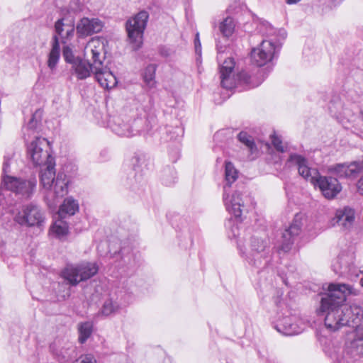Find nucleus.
<instances>
[{
    "mask_svg": "<svg viewBox=\"0 0 363 363\" xmlns=\"http://www.w3.org/2000/svg\"><path fill=\"white\" fill-rule=\"evenodd\" d=\"M238 139L249 149L251 154H254L257 151V148L252 136L249 135L247 132L241 131L238 135Z\"/></svg>",
    "mask_w": 363,
    "mask_h": 363,
    "instance_id": "nucleus-33",
    "label": "nucleus"
},
{
    "mask_svg": "<svg viewBox=\"0 0 363 363\" xmlns=\"http://www.w3.org/2000/svg\"><path fill=\"white\" fill-rule=\"evenodd\" d=\"M238 178V172L230 162H225V185L230 189L232 184Z\"/></svg>",
    "mask_w": 363,
    "mask_h": 363,
    "instance_id": "nucleus-29",
    "label": "nucleus"
},
{
    "mask_svg": "<svg viewBox=\"0 0 363 363\" xmlns=\"http://www.w3.org/2000/svg\"><path fill=\"white\" fill-rule=\"evenodd\" d=\"M334 272L342 277H352L356 274V269L353 264L348 261L347 257L340 256L337 262L333 264Z\"/></svg>",
    "mask_w": 363,
    "mask_h": 363,
    "instance_id": "nucleus-22",
    "label": "nucleus"
},
{
    "mask_svg": "<svg viewBox=\"0 0 363 363\" xmlns=\"http://www.w3.org/2000/svg\"><path fill=\"white\" fill-rule=\"evenodd\" d=\"M307 218L301 213H296L289 227L282 233V242L278 252H288L291 250L294 242L303 230Z\"/></svg>",
    "mask_w": 363,
    "mask_h": 363,
    "instance_id": "nucleus-13",
    "label": "nucleus"
},
{
    "mask_svg": "<svg viewBox=\"0 0 363 363\" xmlns=\"http://www.w3.org/2000/svg\"><path fill=\"white\" fill-rule=\"evenodd\" d=\"M119 308V303L113 298H109L104 301L100 313L103 315L108 316L116 313Z\"/></svg>",
    "mask_w": 363,
    "mask_h": 363,
    "instance_id": "nucleus-30",
    "label": "nucleus"
},
{
    "mask_svg": "<svg viewBox=\"0 0 363 363\" xmlns=\"http://www.w3.org/2000/svg\"><path fill=\"white\" fill-rule=\"evenodd\" d=\"M359 284L363 287V274L362 277L360 278Z\"/></svg>",
    "mask_w": 363,
    "mask_h": 363,
    "instance_id": "nucleus-49",
    "label": "nucleus"
},
{
    "mask_svg": "<svg viewBox=\"0 0 363 363\" xmlns=\"http://www.w3.org/2000/svg\"><path fill=\"white\" fill-rule=\"evenodd\" d=\"M41 113H42L40 110H37L32 115L28 123L23 126V133L25 138L26 135L29 137L31 133H34L39 128L41 121Z\"/></svg>",
    "mask_w": 363,
    "mask_h": 363,
    "instance_id": "nucleus-28",
    "label": "nucleus"
},
{
    "mask_svg": "<svg viewBox=\"0 0 363 363\" xmlns=\"http://www.w3.org/2000/svg\"><path fill=\"white\" fill-rule=\"evenodd\" d=\"M281 49V43L272 39L263 40L257 48L251 51V59L257 67H262L277 57Z\"/></svg>",
    "mask_w": 363,
    "mask_h": 363,
    "instance_id": "nucleus-12",
    "label": "nucleus"
},
{
    "mask_svg": "<svg viewBox=\"0 0 363 363\" xmlns=\"http://www.w3.org/2000/svg\"><path fill=\"white\" fill-rule=\"evenodd\" d=\"M360 117H361V119L363 121V111H361Z\"/></svg>",
    "mask_w": 363,
    "mask_h": 363,
    "instance_id": "nucleus-50",
    "label": "nucleus"
},
{
    "mask_svg": "<svg viewBox=\"0 0 363 363\" xmlns=\"http://www.w3.org/2000/svg\"><path fill=\"white\" fill-rule=\"evenodd\" d=\"M328 172L339 178H355L363 172V158L350 163H339L328 167Z\"/></svg>",
    "mask_w": 363,
    "mask_h": 363,
    "instance_id": "nucleus-16",
    "label": "nucleus"
},
{
    "mask_svg": "<svg viewBox=\"0 0 363 363\" xmlns=\"http://www.w3.org/2000/svg\"><path fill=\"white\" fill-rule=\"evenodd\" d=\"M65 18L58 19L55 23V34L52 38L51 49L48 53L47 65L51 71L56 69L60 57V36L62 43H66V40L72 38L74 33V21H69V23H65Z\"/></svg>",
    "mask_w": 363,
    "mask_h": 363,
    "instance_id": "nucleus-7",
    "label": "nucleus"
},
{
    "mask_svg": "<svg viewBox=\"0 0 363 363\" xmlns=\"http://www.w3.org/2000/svg\"><path fill=\"white\" fill-rule=\"evenodd\" d=\"M235 67L234 60L228 57L225 60L220 68V78L222 87L226 89L235 88L237 84H245L250 88L259 86L271 72V67L259 68L256 75H251L245 70H242L236 75V79L231 76Z\"/></svg>",
    "mask_w": 363,
    "mask_h": 363,
    "instance_id": "nucleus-4",
    "label": "nucleus"
},
{
    "mask_svg": "<svg viewBox=\"0 0 363 363\" xmlns=\"http://www.w3.org/2000/svg\"><path fill=\"white\" fill-rule=\"evenodd\" d=\"M357 189L359 194L363 195V176L360 178L357 183Z\"/></svg>",
    "mask_w": 363,
    "mask_h": 363,
    "instance_id": "nucleus-45",
    "label": "nucleus"
},
{
    "mask_svg": "<svg viewBox=\"0 0 363 363\" xmlns=\"http://www.w3.org/2000/svg\"><path fill=\"white\" fill-rule=\"evenodd\" d=\"M72 68L79 80L90 77L91 72L94 73V69L92 68L91 63L81 57L72 65Z\"/></svg>",
    "mask_w": 363,
    "mask_h": 363,
    "instance_id": "nucleus-24",
    "label": "nucleus"
},
{
    "mask_svg": "<svg viewBox=\"0 0 363 363\" xmlns=\"http://www.w3.org/2000/svg\"><path fill=\"white\" fill-rule=\"evenodd\" d=\"M240 255L252 267L258 269L260 279L265 274L267 277L264 281L260 280V286H267L272 280L274 274V264L272 263V250L269 242L263 238L252 236L250 240L248 248L243 250L239 247Z\"/></svg>",
    "mask_w": 363,
    "mask_h": 363,
    "instance_id": "nucleus-2",
    "label": "nucleus"
},
{
    "mask_svg": "<svg viewBox=\"0 0 363 363\" xmlns=\"http://www.w3.org/2000/svg\"><path fill=\"white\" fill-rule=\"evenodd\" d=\"M301 0H286L288 4H294L299 2Z\"/></svg>",
    "mask_w": 363,
    "mask_h": 363,
    "instance_id": "nucleus-47",
    "label": "nucleus"
},
{
    "mask_svg": "<svg viewBox=\"0 0 363 363\" xmlns=\"http://www.w3.org/2000/svg\"><path fill=\"white\" fill-rule=\"evenodd\" d=\"M14 220L22 226L42 228L45 223V211L38 204L30 202L22 206L14 216Z\"/></svg>",
    "mask_w": 363,
    "mask_h": 363,
    "instance_id": "nucleus-9",
    "label": "nucleus"
},
{
    "mask_svg": "<svg viewBox=\"0 0 363 363\" xmlns=\"http://www.w3.org/2000/svg\"><path fill=\"white\" fill-rule=\"evenodd\" d=\"M51 230L57 238L65 236L68 233L67 223L62 220H57L52 225Z\"/></svg>",
    "mask_w": 363,
    "mask_h": 363,
    "instance_id": "nucleus-37",
    "label": "nucleus"
},
{
    "mask_svg": "<svg viewBox=\"0 0 363 363\" xmlns=\"http://www.w3.org/2000/svg\"><path fill=\"white\" fill-rule=\"evenodd\" d=\"M91 60L92 68L94 69V73L99 70H102L104 67L103 63L105 58L104 56H101V52L96 48L91 49Z\"/></svg>",
    "mask_w": 363,
    "mask_h": 363,
    "instance_id": "nucleus-35",
    "label": "nucleus"
},
{
    "mask_svg": "<svg viewBox=\"0 0 363 363\" xmlns=\"http://www.w3.org/2000/svg\"><path fill=\"white\" fill-rule=\"evenodd\" d=\"M130 119L126 116H113L110 118L108 124L112 131L119 136L132 137L138 134H148L157 124L156 118L147 116L145 119L137 118L130 123Z\"/></svg>",
    "mask_w": 363,
    "mask_h": 363,
    "instance_id": "nucleus-6",
    "label": "nucleus"
},
{
    "mask_svg": "<svg viewBox=\"0 0 363 363\" xmlns=\"http://www.w3.org/2000/svg\"><path fill=\"white\" fill-rule=\"evenodd\" d=\"M149 13L146 11L138 12L125 23L128 38L134 50H138L143 44V37L146 28Z\"/></svg>",
    "mask_w": 363,
    "mask_h": 363,
    "instance_id": "nucleus-11",
    "label": "nucleus"
},
{
    "mask_svg": "<svg viewBox=\"0 0 363 363\" xmlns=\"http://www.w3.org/2000/svg\"><path fill=\"white\" fill-rule=\"evenodd\" d=\"M223 199L226 210L235 218H240L245 207L242 191L235 190L230 195V189H228V186H223Z\"/></svg>",
    "mask_w": 363,
    "mask_h": 363,
    "instance_id": "nucleus-17",
    "label": "nucleus"
},
{
    "mask_svg": "<svg viewBox=\"0 0 363 363\" xmlns=\"http://www.w3.org/2000/svg\"><path fill=\"white\" fill-rule=\"evenodd\" d=\"M79 210L78 202L72 197L65 199L59 209V216L65 218L66 215L73 216Z\"/></svg>",
    "mask_w": 363,
    "mask_h": 363,
    "instance_id": "nucleus-26",
    "label": "nucleus"
},
{
    "mask_svg": "<svg viewBox=\"0 0 363 363\" xmlns=\"http://www.w3.org/2000/svg\"><path fill=\"white\" fill-rule=\"evenodd\" d=\"M94 74L96 79L103 88L111 89L115 87L118 83L116 76L107 70L106 67L96 72Z\"/></svg>",
    "mask_w": 363,
    "mask_h": 363,
    "instance_id": "nucleus-23",
    "label": "nucleus"
},
{
    "mask_svg": "<svg viewBox=\"0 0 363 363\" xmlns=\"http://www.w3.org/2000/svg\"><path fill=\"white\" fill-rule=\"evenodd\" d=\"M345 313H347V317L349 319L347 325L355 328L359 327L358 325L363 319V308L357 305H352L350 307L344 305Z\"/></svg>",
    "mask_w": 363,
    "mask_h": 363,
    "instance_id": "nucleus-25",
    "label": "nucleus"
},
{
    "mask_svg": "<svg viewBox=\"0 0 363 363\" xmlns=\"http://www.w3.org/2000/svg\"><path fill=\"white\" fill-rule=\"evenodd\" d=\"M257 29L263 35H267L270 38H273L274 35L277 33V30L267 21H260Z\"/></svg>",
    "mask_w": 363,
    "mask_h": 363,
    "instance_id": "nucleus-38",
    "label": "nucleus"
},
{
    "mask_svg": "<svg viewBox=\"0 0 363 363\" xmlns=\"http://www.w3.org/2000/svg\"><path fill=\"white\" fill-rule=\"evenodd\" d=\"M235 230H238V225H234L232 227V232H233V236H234V237H237V236H238V235H236V234H235Z\"/></svg>",
    "mask_w": 363,
    "mask_h": 363,
    "instance_id": "nucleus-48",
    "label": "nucleus"
},
{
    "mask_svg": "<svg viewBox=\"0 0 363 363\" xmlns=\"http://www.w3.org/2000/svg\"><path fill=\"white\" fill-rule=\"evenodd\" d=\"M104 23L97 18H82L77 25L76 30L79 37H86L101 32Z\"/></svg>",
    "mask_w": 363,
    "mask_h": 363,
    "instance_id": "nucleus-20",
    "label": "nucleus"
},
{
    "mask_svg": "<svg viewBox=\"0 0 363 363\" xmlns=\"http://www.w3.org/2000/svg\"><path fill=\"white\" fill-rule=\"evenodd\" d=\"M354 209L345 206L335 211V216L330 220L331 226L338 225L344 231L350 230L354 222Z\"/></svg>",
    "mask_w": 363,
    "mask_h": 363,
    "instance_id": "nucleus-19",
    "label": "nucleus"
},
{
    "mask_svg": "<svg viewBox=\"0 0 363 363\" xmlns=\"http://www.w3.org/2000/svg\"><path fill=\"white\" fill-rule=\"evenodd\" d=\"M272 143L278 152H284L286 151V147L284 146L281 140L279 137L274 135L272 138Z\"/></svg>",
    "mask_w": 363,
    "mask_h": 363,
    "instance_id": "nucleus-40",
    "label": "nucleus"
},
{
    "mask_svg": "<svg viewBox=\"0 0 363 363\" xmlns=\"http://www.w3.org/2000/svg\"><path fill=\"white\" fill-rule=\"evenodd\" d=\"M10 158L5 156L4 159V163H3V172L4 174H6L10 172Z\"/></svg>",
    "mask_w": 363,
    "mask_h": 363,
    "instance_id": "nucleus-44",
    "label": "nucleus"
},
{
    "mask_svg": "<svg viewBox=\"0 0 363 363\" xmlns=\"http://www.w3.org/2000/svg\"><path fill=\"white\" fill-rule=\"evenodd\" d=\"M121 259L122 266H126L128 268H132L137 264L136 255L133 252V250L129 247H123L118 252Z\"/></svg>",
    "mask_w": 363,
    "mask_h": 363,
    "instance_id": "nucleus-27",
    "label": "nucleus"
},
{
    "mask_svg": "<svg viewBox=\"0 0 363 363\" xmlns=\"http://www.w3.org/2000/svg\"><path fill=\"white\" fill-rule=\"evenodd\" d=\"M216 48L218 53H223L225 52V47L220 45L218 43L216 44Z\"/></svg>",
    "mask_w": 363,
    "mask_h": 363,
    "instance_id": "nucleus-46",
    "label": "nucleus"
},
{
    "mask_svg": "<svg viewBox=\"0 0 363 363\" xmlns=\"http://www.w3.org/2000/svg\"><path fill=\"white\" fill-rule=\"evenodd\" d=\"M195 52L197 55H200L201 53V44L199 39V33H197L194 39Z\"/></svg>",
    "mask_w": 363,
    "mask_h": 363,
    "instance_id": "nucleus-42",
    "label": "nucleus"
},
{
    "mask_svg": "<svg viewBox=\"0 0 363 363\" xmlns=\"http://www.w3.org/2000/svg\"><path fill=\"white\" fill-rule=\"evenodd\" d=\"M62 57L67 63L72 65L80 58L74 55L72 48L68 45L62 48Z\"/></svg>",
    "mask_w": 363,
    "mask_h": 363,
    "instance_id": "nucleus-39",
    "label": "nucleus"
},
{
    "mask_svg": "<svg viewBox=\"0 0 363 363\" xmlns=\"http://www.w3.org/2000/svg\"><path fill=\"white\" fill-rule=\"evenodd\" d=\"M348 294H357L352 286L331 284L328 293L321 297L317 313L319 316L324 317L325 325L330 331H336L348 324L349 319L344 311V303Z\"/></svg>",
    "mask_w": 363,
    "mask_h": 363,
    "instance_id": "nucleus-1",
    "label": "nucleus"
},
{
    "mask_svg": "<svg viewBox=\"0 0 363 363\" xmlns=\"http://www.w3.org/2000/svg\"><path fill=\"white\" fill-rule=\"evenodd\" d=\"M162 182L166 186H170L176 182L177 172L173 167H166L162 174Z\"/></svg>",
    "mask_w": 363,
    "mask_h": 363,
    "instance_id": "nucleus-36",
    "label": "nucleus"
},
{
    "mask_svg": "<svg viewBox=\"0 0 363 363\" xmlns=\"http://www.w3.org/2000/svg\"><path fill=\"white\" fill-rule=\"evenodd\" d=\"M160 132H162V136H161L160 139L162 143L173 142L174 147L175 149L174 155L176 157H177L179 153L180 140L184 134L183 128L178 125H167L164 128L161 129ZM160 133L157 132L150 133V132L148 134H150L152 136L157 138Z\"/></svg>",
    "mask_w": 363,
    "mask_h": 363,
    "instance_id": "nucleus-18",
    "label": "nucleus"
},
{
    "mask_svg": "<svg viewBox=\"0 0 363 363\" xmlns=\"http://www.w3.org/2000/svg\"><path fill=\"white\" fill-rule=\"evenodd\" d=\"M6 189L25 199L30 198L35 192L37 181L35 178L28 180L5 175L3 179Z\"/></svg>",
    "mask_w": 363,
    "mask_h": 363,
    "instance_id": "nucleus-15",
    "label": "nucleus"
},
{
    "mask_svg": "<svg viewBox=\"0 0 363 363\" xmlns=\"http://www.w3.org/2000/svg\"><path fill=\"white\" fill-rule=\"evenodd\" d=\"M40 172V184L46 191L45 198L55 200L62 198L68 193L69 179L66 174L59 172L55 178V161L41 166Z\"/></svg>",
    "mask_w": 363,
    "mask_h": 363,
    "instance_id": "nucleus-5",
    "label": "nucleus"
},
{
    "mask_svg": "<svg viewBox=\"0 0 363 363\" xmlns=\"http://www.w3.org/2000/svg\"><path fill=\"white\" fill-rule=\"evenodd\" d=\"M235 23L233 18L227 17L219 24V31L225 38H229L234 32Z\"/></svg>",
    "mask_w": 363,
    "mask_h": 363,
    "instance_id": "nucleus-31",
    "label": "nucleus"
},
{
    "mask_svg": "<svg viewBox=\"0 0 363 363\" xmlns=\"http://www.w3.org/2000/svg\"><path fill=\"white\" fill-rule=\"evenodd\" d=\"M98 271L99 267L95 262H83L77 264H67L62 271V277L69 285L75 286L95 276Z\"/></svg>",
    "mask_w": 363,
    "mask_h": 363,
    "instance_id": "nucleus-8",
    "label": "nucleus"
},
{
    "mask_svg": "<svg viewBox=\"0 0 363 363\" xmlns=\"http://www.w3.org/2000/svg\"><path fill=\"white\" fill-rule=\"evenodd\" d=\"M287 162L297 166L298 174L314 186H318L326 199H333L341 191L342 186L337 178L321 176L316 168L308 166V161L305 157L291 153Z\"/></svg>",
    "mask_w": 363,
    "mask_h": 363,
    "instance_id": "nucleus-3",
    "label": "nucleus"
},
{
    "mask_svg": "<svg viewBox=\"0 0 363 363\" xmlns=\"http://www.w3.org/2000/svg\"><path fill=\"white\" fill-rule=\"evenodd\" d=\"M49 142L44 138L35 137L27 147L28 155L35 166H42L54 161L49 152Z\"/></svg>",
    "mask_w": 363,
    "mask_h": 363,
    "instance_id": "nucleus-14",
    "label": "nucleus"
},
{
    "mask_svg": "<svg viewBox=\"0 0 363 363\" xmlns=\"http://www.w3.org/2000/svg\"><path fill=\"white\" fill-rule=\"evenodd\" d=\"M286 37V32L284 29L277 30V33L274 35L272 39L274 41H278L281 44V40H284Z\"/></svg>",
    "mask_w": 363,
    "mask_h": 363,
    "instance_id": "nucleus-41",
    "label": "nucleus"
},
{
    "mask_svg": "<svg viewBox=\"0 0 363 363\" xmlns=\"http://www.w3.org/2000/svg\"><path fill=\"white\" fill-rule=\"evenodd\" d=\"M347 352H338L333 354V363H353L355 356H363V327H357L346 343Z\"/></svg>",
    "mask_w": 363,
    "mask_h": 363,
    "instance_id": "nucleus-10",
    "label": "nucleus"
},
{
    "mask_svg": "<svg viewBox=\"0 0 363 363\" xmlns=\"http://www.w3.org/2000/svg\"><path fill=\"white\" fill-rule=\"evenodd\" d=\"M156 69L157 66L155 65L150 64L145 67L143 74L144 82L146 86L150 89L154 87L155 84V77Z\"/></svg>",
    "mask_w": 363,
    "mask_h": 363,
    "instance_id": "nucleus-32",
    "label": "nucleus"
},
{
    "mask_svg": "<svg viewBox=\"0 0 363 363\" xmlns=\"http://www.w3.org/2000/svg\"><path fill=\"white\" fill-rule=\"evenodd\" d=\"M159 54L164 57H168L172 54V50L170 48L166 46H161L159 48Z\"/></svg>",
    "mask_w": 363,
    "mask_h": 363,
    "instance_id": "nucleus-43",
    "label": "nucleus"
},
{
    "mask_svg": "<svg viewBox=\"0 0 363 363\" xmlns=\"http://www.w3.org/2000/svg\"><path fill=\"white\" fill-rule=\"evenodd\" d=\"M93 325L90 322L81 323L79 326V342L84 343L92 333Z\"/></svg>",
    "mask_w": 363,
    "mask_h": 363,
    "instance_id": "nucleus-34",
    "label": "nucleus"
},
{
    "mask_svg": "<svg viewBox=\"0 0 363 363\" xmlns=\"http://www.w3.org/2000/svg\"><path fill=\"white\" fill-rule=\"evenodd\" d=\"M296 318L294 316H285L281 319L275 326L278 332L284 335H294L298 334L300 330L294 323Z\"/></svg>",
    "mask_w": 363,
    "mask_h": 363,
    "instance_id": "nucleus-21",
    "label": "nucleus"
}]
</instances>
